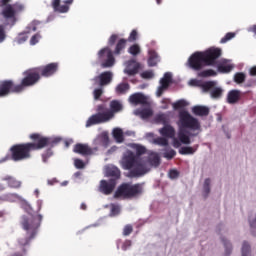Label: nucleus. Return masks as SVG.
<instances>
[{"instance_id": "nucleus-61", "label": "nucleus", "mask_w": 256, "mask_h": 256, "mask_svg": "<svg viewBox=\"0 0 256 256\" xmlns=\"http://www.w3.org/2000/svg\"><path fill=\"white\" fill-rule=\"evenodd\" d=\"M40 23L41 22L34 20L29 26L31 28V31H37V25H39Z\"/></svg>"}, {"instance_id": "nucleus-64", "label": "nucleus", "mask_w": 256, "mask_h": 256, "mask_svg": "<svg viewBox=\"0 0 256 256\" xmlns=\"http://www.w3.org/2000/svg\"><path fill=\"white\" fill-rule=\"evenodd\" d=\"M173 146L177 149L179 147H181V142L180 140H178L177 138L173 139Z\"/></svg>"}, {"instance_id": "nucleus-43", "label": "nucleus", "mask_w": 256, "mask_h": 256, "mask_svg": "<svg viewBox=\"0 0 256 256\" xmlns=\"http://www.w3.org/2000/svg\"><path fill=\"white\" fill-rule=\"evenodd\" d=\"M218 71L220 73H231V71H233V66L232 65H219L218 66Z\"/></svg>"}, {"instance_id": "nucleus-4", "label": "nucleus", "mask_w": 256, "mask_h": 256, "mask_svg": "<svg viewBox=\"0 0 256 256\" xmlns=\"http://www.w3.org/2000/svg\"><path fill=\"white\" fill-rule=\"evenodd\" d=\"M96 114H93L86 121V127H93V125H101V123H107L115 117V113L123 111V104L119 100H112L110 102V109L104 104H100L96 107Z\"/></svg>"}, {"instance_id": "nucleus-46", "label": "nucleus", "mask_w": 256, "mask_h": 256, "mask_svg": "<svg viewBox=\"0 0 256 256\" xmlns=\"http://www.w3.org/2000/svg\"><path fill=\"white\" fill-rule=\"evenodd\" d=\"M132 233H133V226L131 224H127L123 229L124 237H129V235Z\"/></svg>"}, {"instance_id": "nucleus-42", "label": "nucleus", "mask_w": 256, "mask_h": 256, "mask_svg": "<svg viewBox=\"0 0 256 256\" xmlns=\"http://www.w3.org/2000/svg\"><path fill=\"white\" fill-rule=\"evenodd\" d=\"M245 77V73L238 72L234 75V81L235 83H238V85H240V83H245Z\"/></svg>"}, {"instance_id": "nucleus-8", "label": "nucleus", "mask_w": 256, "mask_h": 256, "mask_svg": "<svg viewBox=\"0 0 256 256\" xmlns=\"http://www.w3.org/2000/svg\"><path fill=\"white\" fill-rule=\"evenodd\" d=\"M39 81H41V75L37 67L27 69L23 72V78L20 84H17V90L23 93L27 88L37 85Z\"/></svg>"}, {"instance_id": "nucleus-22", "label": "nucleus", "mask_w": 256, "mask_h": 256, "mask_svg": "<svg viewBox=\"0 0 256 256\" xmlns=\"http://www.w3.org/2000/svg\"><path fill=\"white\" fill-rule=\"evenodd\" d=\"M2 16L4 17V19H15L16 14L13 5H6L2 10Z\"/></svg>"}, {"instance_id": "nucleus-32", "label": "nucleus", "mask_w": 256, "mask_h": 256, "mask_svg": "<svg viewBox=\"0 0 256 256\" xmlns=\"http://www.w3.org/2000/svg\"><path fill=\"white\" fill-rule=\"evenodd\" d=\"M133 149L136 152L135 156L137 157V159H139L141 155H145V153H147V148L140 144H134Z\"/></svg>"}, {"instance_id": "nucleus-6", "label": "nucleus", "mask_w": 256, "mask_h": 256, "mask_svg": "<svg viewBox=\"0 0 256 256\" xmlns=\"http://www.w3.org/2000/svg\"><path fill=\"white\" fill-rule=\"evenodd\" d=\"M122 168H124L128 172V177L131 179L143 177V175H147L151 169L145 164V162H141L133 151L127 150L121 159Z\"/></svg>"}, {"instance_id": "nucleus-28", "label": "nucleus", "mask_w": 256, "mask_h": 256, "mask_svg": "<svg viewBox=\"0 0 256 256\" xmlns=\"http://www.w3.org/2000/svg\"><path fill=\"white\" fill-rule=\"evenodd\" d=\"M125 47H127V39L121 38L116 44L114 54L121 55V52L123 51V49H125Z\"/></svg>"}, {"instance_id": "nucleus-60", "label": "nucleus", "mask_w": 256, "mask_h": 256, "mask_svg": "<svg viewBox=\"0 0 256 256\" xmlns=\"http://www.w3.org/2000/svg\"><path fill=\"white\" fill-rule=\"evenodd\" d=\"M132 242L131 240H126L123 245H122V250L123 251H127V249H129V247H131Z\"/></svg>"}, {"instance_id": "nucleus-18", "label": "nucleus", "mask_w": 256, "mask_h": 256, "mask_svg": "<svg viewBox=\"0 0 256 256\" xmlns=\"http://www.w3.org/2000/svg\"><path fill=\"white\" fill-rule=\"evenodd\" d=\"M129 102L133 105H147V98L141 93H134L129 97Z\"/></svg>"}, {"instance_id": "nucleus-62", "label": "nucleus", "mask_w": 256, "mask_h": 256, "mask_svg": "<svg viewBox=\"0 0 256 256\" xmlns=\"http://www.w3.org/2000/svg\"><path fill=\"white\" fill-rule=\"evenodd\" d=\"M28 37L27 35L25 34H20L19 37H18V43L21 44V43H25V41H27Z\"/></svg>"}, {"instance_id": "nucleus-53", "label": "nucleus", "mask_w": 256, "mask_h": 256, "mask_svg": "<svg viewBox=\"0 0 256 256\" xmlns=\"http://www.w3.org/2000/svg\"><path fill=\"white\" fill-rule=\"evenodd\" d=\"M93 95H94L95 101L101 99V95H103V89L102 88L95 89L93 92Z\"/></svg>"}, {"instance_id": "nucleus-27", "label": "nucleus", "mask_w": 256, "mask_h": 256, "mask_svg": "<svg viewBox=\"0 0 256 256\" xmlns=\"http://www.w3.org/2000/svg\"><path fill=\"white\" fill-rule=\"evenodd\" d=\"M131 89L129 83H120L116 86L115 91L117 95H125Z\"/></svg>"}, {"instance_id": "nucleus-13", "label": "nucleus", "mask_w": 256, "mask_h": 256, "mask_svg": "<svg viewBox=\"0 0 256 256\" xmlns=\"http://www.w3.org/2000/svg\"><path fill=\"white\" fill-rule=\"evenodd\" d=\"M92 81H94L95 85H99V87H105L113 81V72H102L99 76L94 77Z\"/></svg>"}, {"instance_id": "nucleus-2", "label": "nucleus", "mask_w": 256, "mask_h": 256, "mask_svg": "<svg viewBox=\"0 0 256 256\" xmlns=\"http://www.w3.org/2000/svg\"><path fill=\"white\" fill-rule=\"evenodd\" d=\"M42 221L43 216L40 214L21 217V227L26 231V236L18 239V247L22 253H27V247H29L32 239H35Z\"/></svg>"}, {"instance_id": "nucleus-51", "label": "nucleus", "mask_w": 256, "mask_h": 256, "mask_svg": "<svg viewBox=\"0 0 256 256\" xmlns=\"http://www.w3.org/2000/svg\"><path fill=\"white\" fill-rule=\"evenodd\" d=\"M155 74H153V71L148 70L141 73L142 79H153Z\"/></svg>"}, {"instance_id": "nucleus-21", "label": "nucleus", "mask_w": 256, "mask_h": 256, "mask_svg": "<svg viewBox=\"0 0 256 256\" xmlns=\"http://www.w3.org/2000/svg\"><path fill=\"white\" fill-rule=\"evenodd\" d=\"M241 99V91L239 90H231L228 92L227 101L230 105H235Z\"/></svg>"}, {"instance_id": "nucleus-20", "label": "nucleus", "mask_w": 256, "mask_h": 256, "mask_svg": "<svg viewBox=\"0 0 256 256\" xmlns=\"http://www.w3.org/2000/svg\"><path fill=\"white\" fill-rule=\"evenodd\" d=\"M159 133L162 137H166L167 139H175V128L169 124L164 125V127L159 130Z\"/></svg>"}, {"instance_id": "nucleus-63", "label": "nucleus", "mask_w": 256, "mask_h": 256, "mask_svg": "<svg viewBox=\"0 0 256 256\" xmlns=\"http://www.w3.org/2000/svg\"><path fill=\"white\" fill-rule=\"evenodd\" d=\"M165 89H167V87H164L161 85L157 90V93H156L157 97H161V95H163V92L165 91Z\"/></svg>"}, {"instance_id": "nucleus-33", "label": "nucleus", "mask_w": 256, "mask_h": 256, "mask_svg": "<svg viewBox=\"0 0 256 256\" xmlns=\"http://www.w3.org/2000/svg\"><path fill=\"white\" fill-rule=\"evenodd\" d=\"M203 193L205 199H207V197H209V194L211 193V179L209 178L205 179L204 181Z\"/></svg>"}, {"instance_id": "nucleus-24", "label": "nucleus", "mask_w": 256, "mask_h": 256, "mask_svg": "<svg viewBox=\"0 0 256 256\" xmlns=\"http://www.w3.org/2000/svg\"><path fill=\"white\" fill-rule=\"evenodd\" d=\"M96 145H101L102 147H108L109 145V134L107 132L101 133L96 139H95Z\"/></svg>"}, {"instance_id": "nucleus-7", "label": "nucleus", "mask_w": 256, "mask_h": 256, "mask_svg": "<svg viewBox=\"0 0 256 256\" xmlns=\"http://www.w3.org/2000/svg\"><path fill=\"white\" fill-rule=\"evenodd\" d=\"M143 194V186L141 184L122 183L114 193L115 199L122 197L123 199H135Z\"/></svg>"}, {"instance_id": "nucleus-30", "label": "nucleus", "mask_w": 256, "mask_h": 256, "mask_svg": "<svg viewBox=\"0 0 256 256\" xmlns=\"http://www.w3.org/2000/svg\"><path fill=\"white\" fill-rule=\"evenodd\" d=\"M113 137L116 143H123V141H125L123 130L121 128H116L113 130Z\"/></svg>"}, {"instance_id": "nucleus-45", "label": "nucleus", "mask_w": 256, "mask_h": 256, "mask_svg": "<svg viewBox=\"0 0 256 256\" xmlns=\"http://www.w3.org/2000/svg\"><path fill=\"white\" fill-rule=\"evenodd\" d=\"M249 253H251V246L249 245V242H243L242 256H249Z\"/></svg>"}, {"instance_id": "nucleus-41", "label": "nucleus", "mask_w": 256, "mask_h": 256, "mask_svg": "<svg viewBox=\"0 0 256 256\" xmlns=\"http://www.w3.org/2000/svg\"><path fill=\"white\" fill-rule=\"evenodd\" d=\"M177 155V152L174 149H168L163 153V157L168 161H171Z\"/></svg>"}, {"instance_id": "nucleus-1", "label": "nucleus", "mask_w": 256, "mask_h": 256, "mask_svg": "<svg viewBox=\"0 0 256 256\" xmlns=\"http://www.w3.org/2000/svg\"><path fill=\"white\" fill-rule=\"evenodd\" d=\"M32 142L14 144L10 147V154L6 155L2 161H27L31 159L33 151H41V149L48 148L42 154V161L47 163L49 161V157L53 156V147L59 145L61 143V138L59 137H45L39 133H32L29 136Z\"/></svg>"}, {"instance_id": "nucleus-39", "label": "nucleus", "mask_w": 256, "mask_h": 256, "mask_svg": "<svg viewBox=\"0 0 256 256\" xmlns=\"http://www.w3.org/2000/svg\"><path fill=\"white\" fill-rule=\"evenodd\" d=\"M217 76V72L213 69H207V70H204V71H201L199 73V77H215Z\"/></svg>"}, {"instance_id": "nucleus-36", "label": "nucleus", "mask_w": 256, "mask_h": 256, "mask_svg": "<svg viewBox=\"0 0 256 256\" xmlns=\"http://www.w3.org/2000/svg\"><path fill=\"white\" fill-rule=\"evenodd\" d=\"M222 243L225 247V256L231 255V251H233V246H231V242L227 241V239L222 238Z\"/></svg>"}, {"instance_id": "nucleus-23", "label": "nucleus", "mask_w": 256, "mask_h": 256, "mask_svg": "<svg viewBox=\"0 0 256 256\" xmlns=\"http://www.w3.org/2000/svg\"><path fill=\"white\" fill-rule=\"evenodd\" d=\"M106 175L108 177H112L111 179H115V181H117V179H121V170H119V168L115 166L108 167L106 169Z\"/></svg>"}, {"instance_id": "nucleus-29", "label": "nucleus", "mask_w": 256, "mask_h": 256, "mask_svg": "<svg viewBox=\"0 0 256 256\" xmlns=\"http://www.w3.org/2000/svg\"><path fill=\"white\" fill-rule=\"evenodd\" d=\"M154 121L157 123H160L161 125H169V115L162 113V114H157L154 118Z\"/></svg>"}, {"instance_id": "nucleus-35", "label": "nucleus", "mask_w": 256, "mask_h": 256, "mask_svg": "<svg viewBox=\"0 0 256 256\" xmlns=\"http://www.w3.org/2000/svg\"><path fill=\"white\" fill-rule=\"evenodd\" d=\"M153 143L155 145H160V147H168L169 146V140L167 138H165V136L155 138L153 140Z\"/></svg>"}, {"instance_id": "nucleus-44", "label": "nucleus", "mask_w": 256, "mask_h": 256, "mask_svg": "<svg viewBox=\"0 0 256 256\" xmlns=\"http://www.w3.org/2000/svg\"><path fill=\"white\" fill-rule=\"evenodd\" d=\"M187 101L185 100H178L177 102L173 103V109L177 110V109H183V107H187Z\"/></svg>"}, {"instance_id": "nucleus-3", "label": "nucleus", "mask_w": 256, "mask_h": 256, "mask_svg": "<svg viewBox=\"0 0 256 256\" xmlns=\"http://www.w3.org/2000/svg\"><path fill=\"white\" fill-rule=\"evenodd\" d=\"M179 125L182 129H189L193 132H184L180 130L178 139L183 145H191V137H197L201 133V122L199 119L193 117L188 111H181L179 113Z\"/></svg>"}, {"instance_id": "nucleus-9", "label": "nucleus", "mask_w": 256, "mask_h": 256, "mask_svg": "<svg viewBox=\"0 0 256 256\" xmlns=\"http://www.w3.org/2000/svg\"><path fill=\"white\" fill-rule=\"evenodd\" d=\"M99 61H104L102 67L106 69L107 67H113L115 65V57L113 52L109 48H103L98 52Z\"/></svg>"}, {"instance_id": "nucleus-10", "label": "nucleus", "mask_w": 256, "mask_h": 256, "mask_svg": "<svg viewBox=\"0 0 256 256\" xmlns=\"http://www.w3.org/2000/svg\"><path fill=\"white\" fill-rule=\"evenodd\" d=\"M10 93H21L17 90V84L13 80H4L0 84V97H7Z\"/></svg>"}, {"instance_id": "nucleus-58", "label": "nucleus", "mask_w": 256, "mask_h": 256, "mask_svg": "<svg viewBox=\"0 0 256 256\" xmlns=\"http://www.w3.org/2000/svg\"><path fill=\"white\" fill-rule=\"evenodd\" d=\"M117 39H119V36L117 34H112L109 38V45H115Z\"/></svg>"}, {"instance_id": "nucleus-49", "label": "nucleus", "mask_w": 256, "mask_h": 256, "mask_svg": "<svg viewBox=\"0 0 256 256\" xmlns=\"http://www.w3.org/2000/svg\"><path fill=\"white\" fill-rule=\"evenodd\" d=\"M140 115L142 119H149L153 115V112L150 109H144L140 112Z\"/></svg>"}, {"instance_id": "nucleus-5", "label": "nucleus", "mask_w": 256, "mask_h": 256, "mask_svg": "<svg viewBox=\"0 0 256 256\" xmlns=\"http://www.w3.org/2000/svg\"><path fill=\"white\" fill-rule=\"evenodd\" d=\"M221 57V48H210L204 52H194L188 59V64L194 71H201L204 67L215 65Z\"/></svg>"}, {"instance_id": "nucleus-31", "label": "nucleus", "mask_w": 256, "mask_h": 256, "mask_svg": "<svg viewBox=\"0 0 256 256\" xmlns=\"http://www.w3.org/2000/svg\"><path fill=\"white\" fill-rule=\"evenodd\" d=\"M171 81H172V75L169 72H166L164 74V77L161 78L160 80V85L166 87L167 89H169V85H171Z\"/></svg>"}, {"instance_id": "nucleus-34", "label": "nucleus", "mask_w": 256, "mask_h": 256, "mask_svg": "<svg viewBox=\"0 0 256 256\" xmlns=\"http://www.w3.org/2000/svg\"><path fill=\"white\" fill-rule=\"evenodd\" d=\"M197 149L191 146H183L179 149L180 155H193Z\"/></svg>"}, {"instance_id": "nucleus-54", "label": "nucleus", "mask_w": 256, "mask_h": 256, "mask_svg": "<svg viewBox=\"0 0 256 256\" xmlns=\"http://www.w3.org/2000/svg\"><path fill=\"white\" fill-rule=\"evenodd\" d=\"M12 7L14 9L15 15H17V13H21V11L25 9V7L22 4H13Z\"/></svg>"}, {"instance_id": "nucleus-56", "label": "nucleus", "mask_w": 256, "mask_h": 256, "mask_svg": "<svg viewBox=\"0 0 256 256\" xmlns=\"http://www.w3.org/2000/svg\"><path fill=\"white\" fill-rule=\"evenodd\" d=\"M128 41L132 43L133 41H137V30H132L129 37Z\"/></svg>"}, {"instance_id": "nucleus-14", "label": "nucleus", "mask_w": 256, "mask_h": 256, "mask_svg": "<svg viewBox=\"0 0 256 256\" xmlns=\"http://www.w3.org/2000/svg\"><path fill=\"white\" fill-rule=\"evenodd\" d=\"M115 187H117V181H115V179H110L109 181L101 180L99 191L103 193V195H111V193L115 191Z\"/></svg>"}, {"instance_id": "nucleus-47", "label": "nucleus", "mask_w": 256, "mask_h": 256, "mask_svg": "<svg viewBox=\"0 0 256 256\" xmlns=\"http://www.w3.org/2000/svg\"><path fill=\"white\" fill-rule=\"evenodd\" d=\"M119 213H121V207H119V205H117V204H112L111 205V215H113L115 217L116 215H119Z\"/></svg>"}, {"instance_id": "nucleus-11", "label": "nucleus", "mask_w": 256, "mask_h": 256, "mask_svg": "<svg viewBox=\"0 0 256 256\" xmlns=\"http://www.w3.org/2000/svg\"><path fill=\"white\" fill-rule=\"evenodd\" d=\"M40 77H53L57 71H59V63L52 62L44 66L36 67Z\"/></svg>"}, {"instance_id": "nucleus-19", "label": "nucleus", "mask_w": 256, "mask_h": 256, "mask_svg": "<svg viewBox=\"0 0 256 256\" xmlns=\"http://www.w3.org/2000/svg\"><path fill=\"white\" fill-rule=\"evenodd\" d=\"M192 113L196 115V117H207L210 110L207 106L196 105L192 107Z\"/></svg>"}, {"instance_id": "nucleus-40", "label": "nucleus", "mask_w": 256, "mask_h": 256, "mask_svg": "<svg viewBox=\"0 0 256 256\" xmlns=\"http://www.w3.org/2000/svg\"><path fill=\"white\" fill-rule=\"evenodd\" d=\"M210 95H211L212 99H221V97L223 96V89L214 88V89H212Z\"/></svg>"}, {"instance_id": "nucleus-48", "label": "nucleus", "mask_w": 256, "mask_h": 256, "mask_svg": "<svg viewBox=\"0 0 256 256\" xmlns=\"http://www.w3.org/2000/svg\"><path fill=\"white\" fill-rule=\"evenodd\" d=\"M235 37V33L228 32L221 40L220 43H227V41H231Z\"/></svg>"}, {"instance_id": "nucleus-50", "label": "nucleus", "mask_w": 256, "mask_h": 256, "mask_svg": "<svg viewBox=\"0 0 256 256\" xmlns=\"http://www.w3.org/2000/svg\"><path fill=\"white\" fill-rule=\"evenodd\" d=\"M74 166L76 167V169H85V162L77 158L74 160Z\"/></svg>"}, {"instance_id": "nucleus-25", "label": "nucleus", "mask_w": 256, "mask_h": 256, "mask_svg": "<svg viewBox=\"0 0 256 256\" xmlns=\"http://www.w3.org/2000/svg\"><path fill=\"white\" fill-rule=\"evenodd\" d=\"M149 58H148V65L149 67H155L157 63H159V55L155 50H150L149 51Z\"/></svg>"}, {"instance_id": "nucleus-16", "label": "nucleus", "mask_w": 256, "mask_h": 256, "mask_svg": "<svg viewBox=\"0 0 256 256\" xmlns=\"http://www.w3.org/2000/svg\"><path fill=\"white\" fill-rule=\"evenodd\" d=\"M73 151L74 153H78V155H83V156L93 155V149L89 147V145L87 144L78 143L74 146Z\"/></svg>"}, {"instance_id": "nucleus-15", "label": "nucleus", "mask_w": 256, "mask_h": 256, "mask_svg": "<svg viewBox=\"0 0 256 256\" xmlns=\"http://www.w3.org/2000/svg\"><path fill=\"white\" fill-rule=\"evenodd\" d=\"M140 67H141V64H139L137 61L130 60L128 61V65L124 70V73H126V75H129L130 77L133 75H137L139 73Z\"/></svg>"}, {"instance_id": "nucleus-17", "label": "nucleus", "mask_w": 256, "mask_h": 256, "mask_svg": "<svg viewBox=\"0 0 256 256\" xmlns=\"http://www.w3.org/2000/svg\"><path fill=\"white\" fill-rule=\"evenodd\" d=\"M1 181H5L10 189H20L21 187V181L11 175L2 176Z\"/></svg>"}, {"instance_id": "nucleus-59", "label": "nucleus", "mask_w": 256, "mask_h": 256, "mask_svg": "<svg viewBox=\"0 0 256 256\" xmlns=\"http://www.w3.org/2000/svg\"><path fill=\"white\" fill-rule=\"evenodd\" d=\"M161 103L164 105L162 109H169V103H171V100L168 98H163Z\"/></svg>"}, {"instance_id": "nucleus-37", "label": "nucleus", "mask_w": 256, "mask_h": 256, "mask_svg": "<svg viewBox=\"0 0 256 256\" xmlns=\"http://www.w3.org/2000/svg\"><path fill=\"white\" fill-rule=\"evenodd\" d=\"M128 53H130V55H133L135 57L139 55V53H141V47H139V44H133L132 46L129 47Z\"/></svg>"}, {"instance_id": "nucleus-38", "label": "nucleus", "mask_w": 256, "mask_h": 256, "mask_svg": "<svg viewBox=\"0 0 256 256\" xmlns=\"http://www.w3.org/2000/svg\"><path fill=\"white\" fill-rule=\"evenodd\" d=\"M215 85H217V82L207 81V82H204L201 85V87H202L203 91H205L207 93V91H211V89H213L215 87Z\"/></svg>"}, {"instance_id": "nucleus-12", "label": "nucleus", "mask_w": 256, "mask_h": 256, "mask_svg": "<svg viewBox=\"0 0 256 256\" xmlns=\"http://www.w3.org/2000/svg\"><path fill=\"white\" fill-rule=\"evenodd\" d=\"M74 0H64L61 5V0H52L51 6L55 13H69L71 5Z\"/></svg>"}, {"instance_id": "nucleus-52", "label": "nucleus", "mask_w": 256, "mask_h": 256, "mask_svg": "<svg viewBox=\"0 0 256 256\" xmlns=\"http://www.w3.org/2000/svg\"><path fill=\"white\" fill-rule=\"evenodd\" d=\"M41 39V34L36 33L33 35L30 39V45H37L39 43V40Z\"/></svg>"}, {"instance_id": "nucleus-26", "label": "nucleus", "mask_w": 256, "mask_h": 256, "mask_svg": "<svg viewBox=\"0 0 256 256\" xmlns=\"http://www.w3.org/2000/svg\"><path fill=\"white\" fill-rule=\"evenodd\" d=\"M148 163L152 167H159V165H161V158L159 157V154L157 153L150 154L148 157Z\"/></svg>"}, {"instance_id": "nucleus-57", "label": "nucleus", "mask_w": 256, "mask_h": 256, "mask_svg": "<svg viewBox=\"0 0 256 256\" xmlns=\"http://www.w3.org/2000/svg\"><path fill=\"white\" fill-rule=\"evenodd\" d=\"M170 179H177L179 177V171L173 169L169 171Z\"/></svg>"}, {"instance_id": "nucleus-55", "label": "nucleus", "mask_w": 256, "mask_h": 256, "mask_svg": "<svg viewBox=\"0 0 256 256\" xmlns=\"http://www.w3.org/2000/svg\"><path fill=\"white\" fill-rule=\"evenodd\" d=\"M6 37L7 35L5 34V26L0 25V43H3Z\"/></svg>"}]
</instances>
